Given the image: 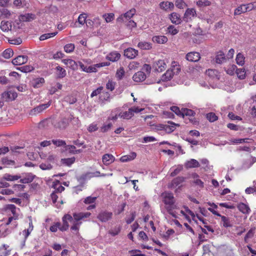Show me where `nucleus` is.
Masks as SVG:
<instances>
[{"instance_id": "412c9836", "label": "nucleus", "mask_w": 256, "mask_h": 256, "mask_svg": "<svg viewBox=\"0 0 256 256\" xmlns=\"http://www.w3.org/2000/svg\"><path fill=\"white\" fill-rule=\"evenodd\" d=\"M173 76L172 70H166V72L162 76L161 80L163 82H167L173 78Z\"/></svg>"}, {"instance_id": "2f4dec72", "label": "nucleus", "mask_w": 256, "mask_h": 256, "mask_svg": "<svg viewBox=\"0 0 256 256\" xmlns=\"http://www.w3.org/2000/svg\"><path fill=\"white\" fill-rule=\"evenodd\" d=\"M222 219V221L223 222V226L224 228H230L232 226V224H231L228 218L224 216H220Z\"/></svg>"}, {"instance_id": "4c0bfd02", "label": "nucleus", "mask_w": 256, "mask_h": 256, "mask_svg": "<svg viewBox=\"0 0 256 256\" xmlns=\"http://www.w3.org/2000/svg\"><path fill=\"white\" fill-rule=\"evenodd\" d=\"M57 34H58V32H51V33L43 34L40 36V40H46L51 37H53V36H56Z\"/></svg>"}, {"instance_id": "bb28decb", "label": "nucleus", "mask_w": 256, "mask_h": 256, "mask_svg": "<svg viewBox=\"0 0 256 256\" xmlns=\"http://www.w3.org/2000/svg\"><path fill=\"white\" fill-rule=\"evenodd\" d=\"M120 54L116 52H113L110 53V54L107 56V58L112 62H116L120 59Z\"/></svg>"}, {"instance_id": "393cba45", "label": "nucleus", "mask_w": 256, "mask_h": 256, "mask_svg": "<svg viewBox=\"0 0 256 256\" xmlns=\"http://www.w3.org/2000/svg\"><path fill=\"white\" fill-rule=\"evenodd\" d=\"M44 10V12L46 13V14H50V13L54 14V13L58 12V8L57 6L51 4L49 6L45 7Z\"/></svg>"}, {"instance_id": "6ab92c4d", "label": "nucleus", "mask_w": 256, "mask_h": 256, "mask_svg": "<svg viewBox=\"0 0 256 256\" xmlns=\"http://www.w3.org/2000/svg\"><path fill=\"white\" fill-rule=\"evenodd\" d=\"M152 40L154 42H156L158 44H165L168 42V38L166 36H154L152 37Z\"/></svg>"}, {"instance_id": "3c124183", "label": "nucleus", "mask_w": 256, "mask_h": 256, "mask_svg": "<svg viewBox=\"0 0 256 256\" xmlns=\"http://www.w3.org/2000/svg\"><path fill=\"white\" fill-rule=\"evenodd\" d=\"M135 12V10H130L124 14L125 16V20H128L132 16L134 15Z\"/></svg>"}, {"instance_id": "ddd939ff", "label": "nucleus", "mask_w": 256, "mask_h": 256, "mask_svg": "<svg viewBox=\"0 0 256 256\" xmlns=\"http://www.w3.org/2000/svg\"><path fill=\"white\" fill-rule=\"evenodd\" d=\"M114 157L111 154H105L102 156V161L104 165L108 166L114 162Z\"/></svg>"}, {"instance_id": "473e14b6", "label": "nucleus", "mask_w": 256, "mask_h": 256, "mask_svg": "<svg viewBox=\"0 0 256 256\" xmlns=\"http://www.w3.org/2000/svg\"><path fill=\"white\" fill-rule=\"evenodd\" d=\"M225 60L224 54L222 52L220 51L216 56V62L217 64H222Z\"/></svg>"}, {"instance_id": "b1692460", "label": "nucleus", "mask_w": 256, "mask_h": 256, "mask_svg": "<svg viewBox=\"0 0 256 256\" xmlns=\"http://www.w3.org/2000/svg\"><path fill=\"white\" fill-rule=\"evenodd\" d=\"M248 7L244 4H242L236 8L234 12V15H239L248 11Z\"/></svg>"}, {"instance_id": "8fccbe9b", "label": "nucleus", "mask_w": 256, "mask_h": 256, "mask_svg": "<svg viewBox=\"0 0 256 256\" xmlns=\"http://www.w3.org/2000/svg\"><path fill=\"white\" fill-rule=\"evenodd\" d=\"M52 142L54 144L56 145L57 146H66V143L64 140H52Z\"/></svg>"}, {"instance_id": "774afa93", "label": "nucleus", "mask_w": 256, "mask_h": 256, "mask_svg": "<svg viewBox=\"0 0 256 256\" xmlns=\"http://www.w3.org/2000/svg\"><path fill=\"white\" fill-rule=\"evenodd\" d=\"M175 4L179 8H183L184 6L186 4L183 0H176Z\"/></svg>"}, {"instance_id": "9b49d317", "label": "nucleus", "mask_w": 256, "mask_h": 256, "mask_svg": "<svg viewBox=\"0 0 256 256\" xmlns=\"http://www.w3.org/2000/svg\"><path fill=\"white\" fill-rule=\"evenodd\" d=\"M69 124V119L64 118L55 124V126L60 129L66 128Z\"/></svg>"}, {"instance_id": "72a5a7b5", "label": "nucleus", "mask_w": 256, "mask_h": 256, "mask_svg": "<svg viewBox=\"0 0 256 256\" xmlns=\"http://www.w3.org/2000/svg\"><path fill=\"white\" fill-rule=\"evenodd\" d=\"M76 158L74 156L70 158H62L60 161L62 164L67 166H70L74 162Z\"/></svg>"}, {"instance_id": "1a4fd4ad", "label": "nucleus", "mask_w": 256, "mask_h": 256, "mask_svg": "<svg viewBox=\"0 0 256 256\" xmlns=\"http://www.w3.org/2000/svg\"><path fill=\"white\" fill-rule=\"evenodd\" d=\"M50 104V102H48L47 104H42L34 108L31 110L30 114H36L42 112L44 110L48 108Z\"/></svg>"}, {"instance_id": "bf43d9fd", "label": "nucleus", "mask_w": 256, "mask_h": 256, "mask_svg": "<svg viewBox=\"0 0 256 256\" xmlns=\"http://www.w3.org/2000/svg\"><path fill=\"white\" fill-rule=\"evenodd\" d=\"M2 162L4 164L10 165L14 164L15 162L13 160H9L7 158H4L2 159Z\"/></svg>"}, {"instance_id": "c03bdc74", "label": "nucleus", "mask_w": 256, "mask_h": 256, "mask_svg": "<svg viewBox=\"0 0 256 256\" xmlns=\"http://www.w3.org/2000/svg\"><path fill=\"white\" fill-rule=\"evenodd\" d=\"M236 69L237 66L234 64L230 66L227 69L224 68V70L226 73L231 76L234 74V72L236 70Z\"/></svg>"}, {"instance_id": "680f3d73", "label": "nucleus", "mask_w": 256, "mask_h": 256, "mask_svg": "<svg viewBox=\"0 0 256 256\" xmlns=\"http://www.w3.org/2000/svg\"><path fill=\"white\" fill-rule=\"evenodd\" d=\"M112 126V123H109L108 124L104 125L100 128V130L102 132H106L110 130Z\"/></svg>"}, {"instance_id": "ea45409f", "label": "nucleus", "mask_w": 256, "mask_h": 256, "mask_svg": "<svg viewBox=\"0 0 256 256\" xmlns=\"http://www.w3.org/2000/svg\"><path fill=\"white\" fill-rule=\"evenodd\" d=\"M14 54V52L11 48L6 49L2 53V56L6 59L10 58Z\"/></svg>"}, {"instance_id": "4468645a", "label": "nucleus", "mask_w": 256, "mask_h": 256, "mask_svg": "<svg viewBox=\"0 0 256 256\" xmlns=\"http://www.w3.org/2000/svg\"><path fill=\"white\" fill-rule=\"evenodd\" d=\"M186 178L184 176H178L173 179L171 184L168 186V188H172L174 186H178L184 182Z\"/></svg>"}, {"instance_id": "6e6d98bb", "label": "nucleus", "mask_w": 256, "mask_h": 256, "mask_svg": "<svg viewBox=\"0 0 256 256\" xmlns=\"http://www.w3.org/2000/svg\"><path fill=\"white\" fill-rule=\"evenodd\" d=\"M40 168L42 170H50L52 168V166L50 164L42 163Z\"/></svg>"}, {"instance_id": "5fc2aeb1", "label": "nucleus", "mask_w": 256, "mask_h": 256, "mask_svg": "<svg viewBox=\"0 0 256 256\" xmlns=\"http://www.w3.org/2000/svg\"><path fill=\"white\" fill-rule=\"evenodd\" d=\"M175 129L176 128L172 124H164V130L166 133L170 134L171 132H173L175 130Z\"/></svg>"}, {"instance_id": "79ce46f5", "label": "nucleus", "mask_w": 256, "mask_h": 256, "mask_svg": "<svg viewBox=\"0 0 256 256\" xmlns=\"http://www.w3.org/2000/svg\"><path fill=\"white\" fill-rule=\"evenodd\" d=\"M121 230V226H116L112 230H109L108 233L112 236H116L118 235Z\"/></svg>"}, {"instance_id": "0e129e2a", "label": "nucleus", "mask_w": 256, "mask_h": 256, "mask_svg": "<svg viewBox=\"0 0 256 256\" xmlns=\"http://www.w3.org/2000/svg\"><path fill=\"white\" fill-rule=\"evenodd\" d=\"M6 208L7 210H10L11 211L12 214H15L16 213V206L14 204H8L6 206Z\"/></svg>"}, {"instance_id": "e2e57ef3", "label": "nucleus", "mask_w": 256, "mask_h": 256, "mask_svg": "<svg viewBox=\"0 0 256 256\" xmlns=\"http://www.w3.org/2000/svg\"><path fill=\"white\" fill-rule=\"evenodd\" d=\"M114 86L115 83L110 80L106 84V88L110 90V91H112L114 89Z\"/></svg>"}, {"instance_id": "0eeeda50", "label": "nucleus", "mask_w": 256, "mask_h": 256, "mask_svg": "<svg viewBox=\"0 0 256 256\" xmlns=\"http://www.w3.org/2000/svg\"><path fill=\"white\" fill-rule=\"evenodd\" d=\"M28 57L26 56H18L12 60V62L14 65L20 66L26 63Z\"/></svg>"}, {"instance_id": "f8f14e48", "label": "nucleus", "mask_w": 256, "mask_h": 256, "mask_svg": "<svg viewBox=\"0 0 256 256\" xmlns=\"http://www.w3.org/2000/svg\"><path fill=\"white\" fill-rule=\"evenodd\" d=\"M169 18L172 22L175 24H180L182 22L180 15L176 12H172L169 15Z\"/></svg>"}, {"instance_id": "a878e982", "label": "nucleus", "mask_w": 256, "mask_h": 256, "mask_svg": "<svg viewBox=\"0 0 256 256\" xmlns=\"http://www.w3.org/2000/svg\"><path fill=\"white\" fill-rule=\"evenodd\" d=\"M156 64L158 68L156 67V70L158 72H162L166 69V64L164 60H158Z\"/></svg>"}, {"instance_id": "864d4df0", "label": "nucleus", "mask_w": 256, "mask_h": 256, "mask_svg": "<svg viewBox=\"0 0 256 256\" xmlns=\"http://www.w3.org/2000/svg\"><path fill=\"white\" fill-rule=\"evenodd\" d=\"M255 228H251L244 236V240L246 242L248 238H252L254 234Z\"/></svg>"}, {"instance_id": "e433bc0d", "label": "nucleus", "mask_w": 256, "mask_h": 256, "mask_svg": "<svg viewBox=\"0 0 256 256\" xmlns=\"http://www.w3.org/2000/svg\"><path fill=\"white\" fill-rule=\"evenodd\" d=\"M56 70L58 72V78H61L65 77V76H66V71L64 69L60 66H58L56 67Z\"/></svg>"}, {"instance_id": "37998d69", "label": "nucleus", "mask_w": 256, "mask_h": 256, "mask_svg": "<svg viewBox=\"0 0 256 256\" xmlns=\"http://www.w3.org/2000/svg\"><path fill=\"white\" fill-rule=\"evenodd\" d=\"M206 118L210 122H214L218 119V117L214 112L207 114Z\"/></svg>"}, {"instance_id": "f03ea898", "label": "nucleus", "mask_w": 256, "mask_h": 256, "mask_svg": "<svg viewBox=\"0 0 256 256\" xmlns=\"http://www.w3.org/2000/svg\"><path fill=\"white\" fill-rule=\"evenodd\" d=\"M160 196L166 205H174L175 203L173 194L171 192H164L162 193Z\"/></svg>"}, {"instance_id": "20e7f679", "label": "nucleus", "mask_w": 256, "mask_h": 256, "mask_svg": "<svg viewBox=\"0 0 256 256\" xmlns=\"http://www.w3.org/2000/svg\"><path fill=\"white\" fill-rule=\"evenodd\" d=\"M2 98L4 101L8 102L12 101L17 97V93L16 92H12L11 91L4 92L1 94Z\"/></svg>"}, {"instance_id": "49530a36", "label": "nucleus", "mask_w": 256, "mask_h": 256, "mask_svg": "<svg viewBox=\"0 0 256 256\" xmlns=\"http://www.w3.org/2000/svg\"><path fill=\"white\" fill-rule=\"evenodd\" d=\"M102 17L105 19L106 22H109L114 20V14L113 13L105 14L102 15Z\"/></svg>"}, {"instance_id": "603ef678", "label": "nucleus", "mask_w": 256, "mask_h": 256, "mask_svg": "<svg viewBox=\"0 0 256 256\" xmlns=\"http://www.w3.org/2000/svg\"><path fill=\"white\" fill-rule=\"evenodd\" d=\"M85 15H86V14H80L78 18V22L82 25H84L86 22V16Z\"/></svg>"}, {"instance_id": "7c9ffc66", "label": "nucleus", "mask_w": 256, "mask_h": 256, "mask_svg": "<svg viewBox=\"0 0 256 256\" xmlns=\"http://www.w3.org/2000/svg\"><path fill=\"white\" fill-rule=\"evenodd\" d=\"M196 14V10L194 8H188L184 14V16L183 18L184 20L186 22H188L187 17L190 16H194Z\"/></svg>"}, {"instance_id": "9d476101", "label": "nucleus", "mask_w": 256, "mask_h": 256, "mask_svg": "<svg viewBox=\"0 0 256 256\" xmlns=\"http://www.w3.org/2000/svg\"><path fill=\"white\" fill-rule=\"evenodd\" d=\"M146 78V76L144 72L139 71L134 74L132 76V79L134 82H140L144 80Z\"/></svg>"}, {"instance_id": "a211bd4d", "label": "nucleus", "mask_w": 256, "mask_h": 256, "mask_svg": "<svg viewBox=\"0 0 256 256\" xmlns=\"http://www.w3.org/2000/svg\"><path fill=\"white\" fill-rule=\"evenodd\" d=\"M237 208L240 212L244 214H248L250 211L248 206L243 202H240L238 204Z\"/></svg>"}, {"instance_id": "39448f33", "label": "nucleus", "mask_w": 256, "mask_h": 256, "mask_svg": "<svg viewBox=\"0 0 256 256\" xmlns=\"http://www.w3.org/2000/svg\"><path fill=\"white\" fill-rule=\"evenodd\" d=\"M67 220H69L70 222H72L74 220L73 217L69 214H66L63 216V224L62 226H60V227H59V230H60L64 232L68 228L69 225Z\"/></svg>"}, {"instance_id": "c9c22d12", "label": "nucleus", "mask_w": 256, "mask_h": 256, "mask_svg": "<svg viewBox=\"0 0 256 256\" xmlns=\"http://www.w3.org/2000/svg\"><path fill=\"white\" fill-rule=\"evenodd\" d=\"M90 172H88L86 174H82L80 177L77 178L80 184H83L87 178H90Z\"/></svg>"}, {"instance_id": "c756f323", "label": "nucleus", "mask_w": 256, "mask_h": 256, "mask_svg": "<svg viewBox=\"0 0 256 256\" xmlns=\"http://www.w3.org/2000/svg\"><path fill=\"white\" fill-rule=\"evenodd\" d=\"M118 116L124 119H130L134 116V114H132V109L129 108L128 112H125L123 113L121 112Z\"/></svg>"}, {"instance_id": "2eb2a0df", "label": "nucleus", "mask_w": 256, "mask_h": 256, "mask_svg": "<svg viewBox=\"0 0 256 256\" xmlns=\"http://www.w3.org/2000/svg\"><path fill=\"white\" fill-rule=\"evenodd\" d=\"M200 164L198 160L194 159H191L187 161L184 164V166L186 168H198Z\"/></svg>"}, {"instance_id": "13d9d810", "label": "nucleus", "mask_w": 256, "mask_h": 256, "mask_svg": "<svg viewBox=\"0 0 256 256\" xmlns=\"http://www.w3.org/2000/svg\"><path fill=\"white\" fill-rule=\"evenodd\" d=\"M168 30L169 33L172 34V35H175L177 34L178 32V30L176 29L174 26L170 25L168 28Z\"/></svg>"}, {"instance_id": "aec40b11", "label": "nucleus", "mask_w": 256, "mask_h": 256, "mask_svg": "<svg viewBox=\"0 0 256 256\" xmlns=\"http://www.w3.org/2000/svg\"><path fill=\"white\" fill-rule=\"evenodd\" d=\"M36 16L32 14H25L20 16V20L22 22H30L32 20H34Z\"/></svg>"}, {"instance_id": "4be33fe9", "label": "nucleus", "mask_w": 256, "mask_h": 256, "mask_svg": "<svg viewBox=\"0 0 256 256\" xmlns=\"http://www.w3.org/2000/svg\"><path fill=\"white\" fill-rule=\"evenodd\" d=\"M152 44L146 42H140L138 44V46L144 50H149L152 48Z\"/></svg>"}, {"instance_id": "a18cd8bd", "label": "nucleus", "mask_w": 256, "mask_h": 256, "mask_svg": "<svg viewBox=\"0 0 256 256\" xmlns=\"http://www.w3.org/2000/svg\"><path fill=\"white\" fill-rule=\"evenodd\" d=\"M74 45L72 44H68L64 46V50L67 53L72 52L74 50Z\"/></svg>"}, {"instance_id": "de8ad7c7", "label": "nucleus", "mask_w": 256, "mask_h": 256, "mask_svg": "<svg viewBox=\"0 0 256 256\" xmlns=\"http://www.w3.org/2000/svg\"><path fill=\"white\" fill-rule=\"evenodd\" d=\"M124 70L123 67H120L119 70H118L116 73V76L119 80H122L124 74Z\"/></svg>"}, {"instance_id": "338daca9", "label": "nucleus", "mask_w": 256, "mask_h": 256, "mask_svg": "<svg viewBox=\"0 0 256 256\" xmlns=\"http://www.w3.org/2000/svg\"><path fill=\"white\" fill-rule=\"evenodd\" d=\"M210 4V2L208 0H204L202 1V0L197 2V4L200 6H208Z\"/></svg>"}, {"instance_id": "423d86ee", "label": "nucleus", "mask_w": 256, "mask_h": 256, "mask_svg": "<svg viewBox=\"0 0 256 256\" xmlns=\"http://www.w3.org/2000/svg\"><path fill=\"white\" fill-rule=\"evenodd\" d=\"M186 60L192 62H198L200 58V54L198 52H192L188 53L186 56Z\"/></svg>"}, {"instance_id": "6e6552de", "label": "nucleus", "mask_w": 256, "mask_h": 256, "mask_svg": "<svg viewBox=\"0 0 256 256\" xmlns=\"http://www.w3.org/2000/svg\"><path fill=\"white\" fill-rule=\"evenodd\" d=\"M138 54V51L134 48H129L124 51V56L130 59H133Z\"/></svg>"}, {"instance_id": "cd10ccee", "label": "nucleus", "mask_w": 256, "mask_h": 256, "mask_svg": "<svg viewBox=\"0 0 256 256\" xmlns=\"http://www.w3.org/2000/svg\"><path fill=\"white\" fill-rule=\"evenodd\" d=\"M20 178V176H12L8 174H6L2 178V180H4L8 181H14L18 180Z\"/></svg>"}, {"instance_id": "dca6fc26", "label": "nucleus", "mask_w": 256, "mask_h": 256, "mask_svg": "<svg viewBox=\"0 0 256 256\" xmlns=\"http://www.w3.org/2000/svg\"><path fill=\"white\" fill-rule=\"evenodd\" d=\"M62 62L66 65H68L69 67L73 70H76L78 68V63L72 59H64Z\"/></svg>"}, {"instance_id": "a19ab883", "label": "nucleus", "mask_w": 256, "mask_h": 256, "mask_svg": "<svg viewBox=\"0 0 256 256\" xmlns=\"http://www.w3.org/2000/svg\"><path fill=\"white\" fill-rule=\"evenodd\" d=\"M236 73L238 78L242 80L244 79L246 77V72L244 68H238L236 70Z\"/></svg>"}, {"instance_id": "f704fd0d", "label": "nucleus", "mask_w": 256, "mask_h": 256, "mask_svg": "<svg viewBox=\"0 0 256 256\" xmlns=\"http://www.w3.org/2000/svg\"><path fill=\"white\" fill-rule=\"evenodd\" d=\"M182 116L184 118V116H194L196 114V112L192 110L188 109L187 108H182Z\"/></svg>"}, {"instance_id": "58836bf2", "label": "nucleus", "mask_w": 256, "mask_h": 256, "mask_svg": "<svg viewBox=\"0 0 256 256\" xmlns=\"http://www.w3.org/2000/svg\"><path fill=\"white\" fill-rule=\"evenodd\" d=\"M236 64L238 65L242 66L244 63V57L241 53H238L236 55Z\"/></svg>"}, {"instance_id": "09e8293b", "label": "nucleus", "mask_w": 256, "mask_h": 256, "mask_svg": "<svg viewBox=\"0 0 256 256\" xmlns=\"http://www.w3.org/2000/svg\"><path fill=\"white\" fill-rule=\"evenodd\" d=\"M170 110L174 112L177 116H181L182 115V109L181 110H180V108L177 106H172L170 108Z\"/></svg>"}, {"instance_id": "69168bd1", "label": "nucleus", "mask_w": 256, "mask_h": 256, "mask_svg": "<svg viewBox=\"0 0 256 256\" xmlns=\"http://www.w3.org/2000/svg\"><path fill=\"white\" fill-rule=\"evenodd\" d=\"M102 89H103V88L102 86H100L96 90H94L91 94V95H90L91 97L92 98V97L96 96L98 95V94H100L101 92Z\"/></svg>"}, {"instance_id": "5701e85b", "label": "nucleus", "mask_w": 256, "mask_h": 256, "mask_svg": "<svg viewBox=\"0 0 256 256\" xmlns=\"http://www.w3.org/2000/svg\"><path fill=\"white\" fill-rule=\"evenodd\" d=\"M35 177V175L29 173L27 174L26 177L20 179V182L22 184H28L32 182Z\"/></svg>"}, {"instance_id": "052dcab7", "label": "nucleus", "mask_w": 256, "mask_h": 256, "mask_svg": "<svg viewBox=\"0 0 256 256\" xmlns=\"http://www.w3.org/2000/svg\"><path fill=\"white\" fill-rule=\"evenodd\" d=\"M22 72H28L34 70V68L30 65H26L23 66H22Z\"/></svg>"}, {"instance_id": "f257e3e1", "label": "nucleus", "mask_w": 256, "mask_h": 256, "mask_svg": "<svg viewBox=\"0 0 256 256\" xmlns=\"http://www.w3.org/2000/svg\"><path fill=\"white\" fill-rule=\"evenodd\" d=\"M90 214H91L89 212L74 213L72 216L74 220H73V225L70 228L71 230L78 231V226L82 224V222L80 221L84 218H88Z\"/></svg>"}, {"instance_id": "f3484780", "label": "nucleus", "mask_w": 256, "mask_h": 256, "mask_svg": "<svg viewBox=\"0 0 256 256\" xmlns=\"http://www.w3.org/2000/svg\"><path fill=\"white\" fill-rule=\"evenodd\" d=\"M44 82V79L43 78H38L34 79L31 82V85L34 88H38L42 86Z\"/></svg>"}, {"instance_id": "c85d7f7f", "label": "nucleus", "mask_w": 256, "mask_h": 256, "mask_svg": "<svg viewBox=\"0 0 256 256\" xmlns=\"http://www.w3.org/2000/svg\"><path fill=\"white\" fill-rule=\"evenodd\" d=\"M12 25L8 21H2L1 22L0 28L4 32H8L11 29Z\"/></svg>"}, {"instance_id": "7ed1b4c3", "label": "nucleus", "mask_w": 256, "mask_h": 256, "mask_svg": "<svg viewBox=\"0 0 256 256\" xmlns=\"http://www.w3.org/2000/svg\"><path fill=\"white\" fill-rule=\"evenodd\" d=\"M112 212L102 210L97 216V218L102 222H106L112 219Z\"/></svg>"}, {"instance_id": "4d7b16f0", "label": "nucleus", "mask_w": 256, "mask_h": 256, "mask_svg": "<svg viewBox=\"0 0 256 256\" xmlns=\"http://www.w3.org/2000/svg\"><path fill=\"white\" fill-rule=\"evenodd\" d=\"M96 199V197L88 196L86 197L84 202L86 204H90L94 203Z\"/></svg>"}]
</instances>
